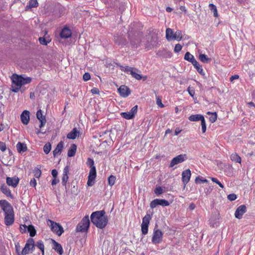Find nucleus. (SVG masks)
Wrapping results in <instances>:
<instances>
[{
    "label": "nucleus",
    "mask_w": 255,
    "mask_h": 255,
    "mask_svg": "<svg viewBox=\"0 0 255 255\" xmlns=\"http://www.w3.org/2000/svg\"><path fill=\"white\" fill-rule=\"evenodd\" d=\"M182 48V46L180 44H177L175 46L174 51L175 53H178L181 50Z\"/></svg>",
    "instance_id": "nucleus-47"
},
{
    "label": "nucleus",
    "mask_w": 255,
    "mask_h": 255,
    "mask_svg": "<svg viewBox=\"0 0 255 255\" xmlns=\"http://www.w3.org/2000/svg\"><path fill=\"white\" fill-rule=\"evenodd\" d=\"M38 3L37 0H30L29 1V4L26 6V9L36 7L38 6Z\"/></svg>",
    "instance_id": "nucleus-34"
},
{
    "label": "nucleus",
    "mask_w": 255,
    "mask_h": 255,
    "mask_svg": "<svg viewBox=\"0 0 255 255\" xmlns=\"http://www.w3.org/2000/svg\"><path fill=\"white\" fill-rule=\"evenodd\" d=\"M31 78L30 77H23L22 76V85H25L30 83Z\"/></svg>",
    "instance_id": "nucleus-44"
},
{
    "label": "nucleus",
    "mask_w": 255,
    "mask_h": 255,
    "mask_svg": "<svg viewBox=\"0 0 255 255\" xmlns=\"http://www.w3.org/2000/svg\"><path fill=\"white\" fill-rule=\"evenodd\" d=\"M35 248V244L34 240L29 238L27 240L24 248L21 252L22 255H26L29 253H32Z\"/></svg>",
    "instance_id": "nucleus-5"
},
{
    "label": "nucleus",
    "mask_w": 255,
    "mask_h": 255,
    "mask_svg": "<svg viewBox=\"0 0 255 255\" xmlns=\"http://www.w3.org/2000/svg\"><path fill=\"white\" fill-rule=\"evenodd\" d=\"M203 118H204V116L200 114H196V115H192L189 117L188 120L191 122H197L199 121H202Z\"/></svg>",
    "instance_id": "nucleus-24"
},
{
    "label": "nucleus",
    "mask_w": 255,
    "mask_h": 255,
    "mask_svg": "<svg viewBox=\"0 0 255 255\" xmlns=\"http://www.w3.org/2000/svg\"><path fill=\"white\" fill-rule=\"evenodd\" d=\"M199 59L202 62L204 63H208L210 61V59L204 54H199Z\"/></svg>",
    "instance_id": "nucleus-32"
},
{
    "label": "nucleus",
    "mask_w": 255,
    "mask_h": 255,
    "mask_svg": "<svg viewBox=\"0 0 255 255\" xmlns=\"http://www.w3.org/2000/svg\"><path fill=\"white\" fill-rule=\"evenodd\" d=\"M196 64H195V63L192 64V65L194 66L195 68L197 70V71L200 74H202V75L204 74L202 66L200 65L197 61H196Z\"/></svg>",
    "instance_id": "nucleus-37"
},
{
    "label": "nucleus",
    "mask_w": 255,
    "mask_h": 255,
    "mask_svg": "<svg viewBox=\"0 0 255 255\" xmlns=\"http://www.w3.org/2000/svg\"><path fill=\"white\" fill-rule=\"evenodd\" d=\"M58 182L59 180L57 179L56 178H54L52 181L51 184L52 185H56Z\"/></svg>",
    "instance_id": "nucleus-62"
},
{
    "label": "nucleus",
    "mask_w": 255,
    "mask_h": 255,
    "mask_svg": "<svg viewBox=\"0 0 255 255\" xmlns=\"http://www.w3.org/2000/svg\"><path fill=\"white\" fill-rule=\"evenodd\" d=\"M16 148L18 152H23L27 150V148L26 144L24 143L18 142L16 144Z\"/></svg>",
    "instance_id": "nucleus-28"
},
{
    "label": "nucleus",
    "mask_w": 255,
    "mask_h": 255,
    "mask_svg": "<svg viewBox=\"0 0 255 255\" xmlns=\"http://www.w3.org/2000/svg\"><path fill=\"white\" fill-rule=\"evenodd\" d=\"M63 148V142L60 141L57 145L55 149L53 150V153L54 157L57 156L61 153V151Z\"/></svg>",
    "instance_id": "nucleus-20"
},
{
    "label": "nucleus",
    "mask_w": 255,
    "mask_h": 255,
    "mask_svg": "<svg viewBox=\"0 0 255 255\" xmlns=\"http://www.w3.org/2000/svg\"><path fill=\"white\" fill-rule=\"evenodd\" d=\"M158 205H160L162 207L168 206L169 205V203L165 199H155L150 203V207L152 209L155 208Z\"/></svg>",
    "instance_id": "nucleus-10"
},
{
    "label": "nucleus",
    "mask_w": 255,
    "mask_h": 255,
    "mask_svg": "<svg viewBox=\"0 0 255 255\" xmlns=\"http://www.w3.org/2000/svg\"><path fill=\"white\" fill-rule=\"evenodd\" d=\"M209 7L210 9L213 12L214 16L216 17H218V13L216 6L213 3H210L209 5Z\"/></svg>",
    "instance_id": "nucleus-35"
},
{
    "label": "nucleus",
    "mask_w": 255,
    "mask_h": 255,
    "mask_svg": "<svg viewBox=\"0 0 255 255\" xmlns=\"http://www.w3.org/2000/svg\"><path fill=\"white\" fill-rule=\"evenodd\" d=\"M91 92L93 94H99V90L97 88H94L91 89Z\"/></svg>",
    "instance_id": "nucleus-59"
},
{
    "label": "nucleus",
    "mask_w": 255,
    "mask_h": 255,
    "mask_svg": "<svg viewBox=\"0 0 255 255\" xmlns=\"http://www.w3.org/2000/svg\"><path fill=\"white\" fill-rule=\"evenodd\" d=\"M51 149V144L49 142L46 143L43 146V151L46 154L49 153Z\"/></svg>",
    "instance_id": "nucleus-39"
},
{
    "label": "nucleus",
    "mask_w": 255,
    "mask_h": 255,
    "mask_svg": "<svg viewBox=\"0 0 255 255\" xmlns=\"http://www.w3.org/2000/svg\"><path fill=\"white\" fill-rule=\"evenodd\" d=\"M28 226L25 225H21L20 226V231L22 233H24L26 232V230H27Z\"/></svg>",
    "instance_id": "nucleus-52"
},
{
    "label": "nucleus",
    "mask_w": 255,
    "mask_h": 255,
    "mask_svg": "<svg viewBox=\"0 0 255 255\" xmlns=\"http://www.w3.org/2000/svg\"><path fill=\"white\" fill-rule=\"evenodd\" d=\"M118 92L121 96L124 98L127 97L130 94L129 89L125 85H122L118 89Z\"/></svg>",
    "instance_id": "nucleus-15"
},
{
    "label": "nucleus",
    "mask_w": 255,
    "mask_h": 255,
    "mask_svg": "<svg viewBox=\"0 0 255 255\" xmlns=\"http://www.w3.org/2000/svg\"><path fill=\"white\" fill-rule=\"evenodd\" d=\"M195 205L194 203H192L190 204L189 208L190 210H194L195 209Z\"/></svg>",
    "instance_id": "nucleus-63"
},
{
    "label": "nucleus",
    "mask_w": 255,
    "mask_h": 255,
    "mask_svg": "<svg viewBox=\"0 0 255 255\" xmlns=\"http://www.w3.org/2000/svg\"><path fill=\"white\" fill-rule=\"evenodd\" d=\"M195 181L196 183H200V182L207 183L208 182V181L207 179H201V178H200L199 177H197L195 180Z\"/></svg>",
    "instance_id": "nucleus-49"
},
{
    "label": "nucleus",
    "mask_w": 255,
    "mask_h": 255,
    "mask_svg": "<svg viewBox=\"0 0 255 255\" xmlns=\"http://www.w3.org/2000/svg\"><path fill=\"white\" fill-rule=\"evenodd\" d=\"M114 40L119 45H123L126 43V40L123 36L118 35L115 36Z\"/></svg>",
    "instance_id": "nucleus-22"
},
{
    "label": "nucleus",
    "mask_w": 255,
    "mask_h": 255,
    "mask_svg": "<svg viewBox=\"0 0 255 255\" xmlns=\"http://www.w3.org/2000/svg\"><path fill=\"white\" fill-rule=\"evenodd\" d=\"M0 206L4 212V224L7 226L12 225L14 221L13 209L10 204L5 200H0Z\"/></svg>",
    "instance_id": "nucleus-1"
},
{
    "label": "nucleus",
    "mask_w": 255,
    "mask_h": 255,
    "mask_svg": "<svg viewBox=\"0 0 255 255\" xmlns=\"http://www.w3.org/2000/svg\"><path fill=\"white\" fill-rule=\"evenodd\" d=\"M37 184L35 178L32 179L30 181V185L32 187H35Z\"/></svg>",
    "instance_id": "nucleus-56"
},
{
    "label": "nucleus",
    "mask_w": 255,
    "mask_h": 255,
    "mask_svg": "<svg viewBox=\"0 0 255 255\" xmlns=\"http://www.w3.org/2000/svg\"><path fill=\"white\" fill-rule=\"evenodd\" d=\"M46 223L47 225L50 227L51 230L56 233L58 236H61L63 233V228L59 224L54 222L50 219L47 220Z\"/></svg>",
    "instance_id": "nucleus-3"
},
{
    "label": "nucleus",
    "mask_w": 255,
    "mask_h": 255,
    "mask_svg": "<svg viewBox=\"0 0 255 255\" xmlns=\"http://www.w3.org/2000/svg\"><path fill=\"white\" fill-rule=\"evenodd\" d=\"M69 167H68V166H67L64 168L63 176H62V184L64 186H66V183L68 181V180L69 178L68 174L69 173Z\"/></svg>",
    "instance_id": "nucleus-19"
},
{
    "label": "nucleus",
    "mask_w": 255,
    "mask_h": 255,
    "mask_svg": "<svg viewBox=\"0 0 255 255\" xmlns=\"http://www.w3.org/2000/svg\"><path fill=\"white\" fill-rule=\"evenodd\" d=\"M230 158L234 162L240 163L241 162V158L237 153L232 154Z\"/></svg>",
    "instance_id": "nucleus-31"
},
{
    "label": "nucleus",
    "mask_w": 255,
    "mask_h": 255,
    "mask_svg": "<svg viewBox=\"0 0 255 255\" xmlns=\"http://www.w3.org/2000/svg\"><path fill=\"white\" fill-rule=\"evenodd\" d=\"M186 154L178 155V156L174 157L172 159L169 166L170 167H173L175 165L183 162V161H184L186 160Z\"/></svg>",
    "instance_id": "nucleus-12"
},
{
    "label": "nucleus",
    "mask_w": 255,
    "mask_h": 255,
    "mask_svg": "<svg viewBox=\"0 0 255 255\" xmlns=\"http://www.w3.org/2000/svg\"><path fill=\"white\" fill-rule=\"evenodd\" d=\"M79 132L78 131L76 128H74L72 130L68 133L67 137L69 139H74L79 136Z\"/></svg>",
    "instance_id": "nucleus-26"
},
{
    "label": "nucleus",
    "mask_w": 255,
    "mask_h": 255,
    "mask_svg": "<svg viewBox=\"0 0 255 255\" xmlns=\"http://www.w3.org/2000/svg\"><path fill=\"white\" fill-rule=\"evenodd\" d=\"M135 71V70H133L132 71H131L130 75L132 76V77L136 80H139L141 79L142 76L140 74L137 73Z\"/></svg>",
    "instance_id": "nucleus-41"
},
{
    "label": "nucleus",
    "mask_w": 255,
    "mask_h": 255,
    "mask_svg": "<svg viewBox=\"0 0 255 255\" xmlns=\"http://www.w3.org/2000/svg\"><path fill=\"white\" fill-rule=\"evenodd\" d=\"M12 83L15 85L16 88L13 89L12 91L14 92H17L22 86V76H18L16 74L12 75Z\"/></svg>",
    "instance_id": "nucleus-8"
},
{
    "label": "nucleus",
    "mask_w": 255,
    "mask_h": 255,
    "mask_svg": "<svg viewBox=\"0 0 255 255\" xmlns=\"http://www.w3.org/2000/svg\"><path fill=\"white\" fill-rule=\"evenodd\" d=\"M77 150V146L75 144L71 145L68 151L67 155L68 157L74 156L76 153Z\"/></svg>",
    "instance_id": "nucleus-29"
},
{
    "label": "nucleus",
    "mask_w": 255,
    "mask_h": 255,
    "mask_svg": "<svg viewBox=\"0 0 255 255\" xmlns=\"http://www.w3.org/2000/svg\"><path fill=\"white\" fill-rule=\"evenodd\" d=\"M90 226V220L88 215L85 216L76 227L77 232H84L87 231Z\"/></svg>",
    "instance_id": "nucleus-4"
},
{
    "label": "nucleus",
    "mask_w": 255,
    "mask_h": 255,
    "mask_svg": "<svg viewBox=\"0 0 255 255\" xmlns=\"http://www.w3.org/2000/svg\"><path fill=\"white\" fill-rule=\"evenodd\" d=\"M116 181V177L114 175H111L108 178V183L110 186H113Z\"/></svg>",
    "instance_id": "nucleus-43"
},
{
    "label": "nucleus",
    "mask_w": 255,
    "mask_h": 255,
    "mask_svg": "<svg viewBox=\"0 0 255 255\" xmlns=\"http://www.w3.org/2000/svg\"><path fill=\"white\" fill-rule=\"evenodd\" d=\"M27 231L29 233V235L31 237H34L36 235V230L32 225L28 226Z\"/></svg>",
    "instance_id": "nucleus-38"
},
{
    "label": "nucleus",
    "mask_w": 255,
    "mask_h": 255,
    "mask_svg": "<svg viewBox=\"0 0 255 255\" xmlns=\"http://www.w3.org/2000/svg\"><path fill=\"white\" fill-rule=\"evenodd\" d=\"M181 130L179 128H176L175 130V135H177L181 132Z\"/></svg>",
    "instance_id": "nucleus-64"
},
{
    "label": "nucleus",
    "mask_w": 255,
    "mask_h": 255,
    "mask_svg": "<svg viewBox=\"0 0 255 255\" xmlns=\"http://www.w3.org/2000/svg\"><path fill=\"white\" fill-rule=\"evenodd\" d=\"M191 176V173L190 169H188L184 170L182 173V181L184 185L186 186V184L189 182Z\"/></svg>",
    "instance_id": "nucleus-14"
},
{
    "label": "nucleus",
    "mask_w": 255,
    "mask_h": 255,
    "mask_svg": "<svg viewBox=\"0 0 255 255\" xmlns=\"http://www.w3.org/2000/svg\"><path fill=\"white\" fill-rule=\"evenodd\" d=\"M151 219V217L149 214H146L143 218L142 220V223L141 225V230L142 234L145 235L147 234L148 231V225L149 224L150 220Z\"/></svg>",
    "instance_id": "nucleus-7"
},
{
    "label": "nucleus",
    "mask_w": 255,
    "mask_h": 255,
    "mask_svg": "<svg viewBox=\"0 0 255 255\" xmlns=\"http://www.w3.org/2000/svg\"><path fill=\"white\" fill-rule=\"evenodd\" d=\"M182 38V32L180 30H177L174 33L173 36V39L176 40L178 41H180Z\"/></svg>",
    "instance_id": "nucleus-33"
},
{
    "label": "nucleus",
    "mask_w": 255,
    "mask_h": 255,
    "mask_svg": "<svg viewBox=\"0 0 255 255\" xmlns=\"http://www.w3.org/2000/svg\"><path fill=\"white\" fill-rule=\"evenodd\" d=\"M20 119L23 125H27L29 122V112L24 110L20 115Z\"/></svg>",
    "instance_id": "nucleus-16"
},
{
    "label": "nucleus",
    "mask_w": 255,
    "mask_h": 255,
    "mask_svg": "<svg viewBox=\"0 0 255 255\" xmlns=\"http://www.w3.org/2000/svg\"><path fill=\"white\" fill-rule=\"evenodd\" d=\"M239 78V76L238 75H234L230 77V80L231 82H233L234 80L238 79Z\"/></svg>",
    "instance_id": "nucleus-60"
},
{
    "label": "nucleus",
    "mask_w": 255,
    "mask_h": 255,
    "mask_svg": "<svg viewBox=\"0 0 255 255\" xmlns=\"http://www.w3.org/2000/svg\"><path fill=\"white\" fill-rule=\"evenodd\" d=\"M1 191L5 194H7L8 193V194L10 193V190L9 189H7L5 187H2Z\"/></svg>",
    "instance_id": "nucleus-57"
},
{
    "label": "nucleus",
    "mask_w": 255,
    "mask_h": 255,
    "mask_svg": "<svg viewBox=\"0 0 255 255\" xmlns=\"http://www.w3.org/2000/svg\"><path fill=\"white\" fill-rule=\"evenodd\" d=\"M19 182V179L17 177H7L6 183L9 186L15 187Z\"/></svg>",
    "instance_id": "nucleus-18"
},
{
    "label": "nucleus",
    "mask_w": 255,
    "mask_h": 255,
    "mask_svg": "<svg viewBox=\"0 0 255 255\" xmlns=\"http://www.w3.org/2000/svg\"><path fill=\"white\" fill-rule=\"evenodd\" d=\"M91 78V76L89 73H85L83 76V79L85 81L89 80Z\"/></svg>",
    "instance_id": "nucleus-53"
},
{
    "label": "nucleus",
    "mask_w": 255,
    "mask_h": 255,
    "mask_svg": "<svg viewBox=\"0 0 255 255\" xmlns=\"http://www.w3.org/2000/svg\"><path fill=\"white\" fill-rule=\"evenodd\" d=\"M71 36V30L65 27L61 30L60 33V36L62 38H68Z\"/></svg>",
    "instance_id": "nucleus-21"
},
{
    "label": "nucleus",
    "mask_w": 255,
    "mask_h": 255,
    "mask_svg": "<svg viewBox=\"0 0 255 255\" xmlns=\"http://www.w3.org/2000/svg\"><path fill=\"white\" fill-rule=\"evenodd\" d=\"M156 104L160 108H163L164 107V105L162 103L161 99L159 97L156 98Z\"/></svg>",
    "instance_id": "nucleus-50"
},
{
    "label": "nucleus",
    "mask_w": 255,
    "mask_h": 255,
    "mask_svg": "<svg viewBox=\"0 0 255 255\" xmlns=\"http://www.w3.org/2000/svg\"><path fill=\"white\" fill-rule=\"evenodd\" d=\"M237 198V195L234 193L230 194L228 196V199L231 201L235 200Z\"/></svg>",
    "instance_id": "nucleus-48"
},
{
    "label": "nucleus",
    "mask_w": 255,
    "mask_h": 255,
    "mask_svg": "<svg viewBox=\"0 0 255 255\" xmlns=\"http://www.w3.org/2000/svg\"><path fill=\"white\" fill-rule=\"evenodd\" d=\"M87 164L91 168H92L93 166H94V161L93 159H92L88 158Z\"/></svg>",
    "instance_id": "nucleus-54"
},
{
    "label": "nucleus",
    "mask_w": 255,
    "mask_h": 255,
    "mask_svg": "<svg viewBox=\"0 0 255 255\" xmlns=\"http://www.w3.org/2000/svg\"><path fill=\"white\" fill-rule=\"evenodd\" d=\"M174 32L172 29L168 28L166 30V38L168 41L173 40Z\"/></svg>",
    "instance_id": "nucleus-30"
},
{
    "label": "nucleus",
    "mask_w": 255,
    "mask_h": 255,
    "mask_svg": "<svg viewBox=\"0 0 255 255\" xmlns=\"http://www.w3.org/2000/svg\"><path fill=\"white\" fill-rule=\"evenodd\" d=\"M36 117L40 122L39 128H42L46 123V119L44 116L42 115V112L41 110L37 111L36 113Z\"/></svg>",
    "instance_id": "nucleus-17"
},
{
    "label": "nucleus",
    "mask_w": 255,
    "mask_h": 255,
    "mask_svg": "<svg viewBox=\"0 0 255 255\" xmlns=\"http://www.w3.org/2000/svg\"><path fill=\"white\" fill-rule=\"evenodd\" d=\"M154 193L157 195H161L163 193V189L161 187H158L155 188Z\"/></svg>",
    "instance_id": "nucleus-46"
},
{
    "label": "nucleus",
    "mask_w": 255,
    "mask_h": 255,
    "mask_svg": "<svg viewBox=\"0 0 255 255\" xmlns=\"http://www.w3.org/2000/svg\"><path fill=\"white\" fill-rule=\"evenodd\" d=\"M0 149L2 151H4L6 150V145L3 142H0Z\"/></svg>",
    "instance_id": "nucleus-55"
},
{
    "label": "nucleus",
    "mask_w": 255,
    "mask_h": 255,
    "mask_svg": "<svg viewBox=\"0 0 255 255\" xmlns=\"http://www.w3.org/2000/svg\"><path fill=\"white\" fill-rule=\"evenodd\" d=\"M92 223L99 229L104 228L108 224V218L103 210L96 211L91 215Z\"/></svg>",
    "instance_id": "nucleus-2"
},
{
    "label": "nucleus",
    "mask_w": 255,
    "mask_h": 255,
    "mask_svg": "<svg viewBox=\"0 0 255 255\" xmlns=\"http://www.w3.org/2000/svg\"><path fill=\"white\" fill-rule=\"evenodd\" d=\"M96 167L93 166L91 168L87 181V185L89 186H92L94 185L95 178L96 177Z\"/></svg>",
    "instance_id": "nucleus-11"
},
{
    "label": "nucleus",
    "mask_w": 255,
    "mask_h": 255,
    "mask_svg": "<svg viewBox=\"0 0 255 255\" xmlns=\"http://www.w3.org/2000/svg\"><path fill=\"white\" fill-rule=\"evenodd\" d=\"M57 171L56 169H53L51 171V174L54 178H56L57 176Z\"/></svg>",
    "instance_id": "nucleus-61"
},
{
    "label": "nucleus",
    "mask_w": 255,
    "mask_h": 255,
    "mask_svg": "<svg viewBox=\"0 0 255 255\" xmlns=\"http://www.w3.org/2000/svg\"><path fill=\"white\" fill-rule=\"evenodd\" d=\"M163 234L159 229L154 228L153 230L152 242L153 244L156 245L160 243L162 241Z\"/></svg>",
    "instance_id": "nucleus-6"
},
{
    "label": "nucleus",
    "mask_w": 255,
    "mask_h": 255,
    "mask_svg": "<svg viewBox=\"0 0 255 255\" xmlns=\"http://www.w3.org/2000/svg\"><path fill=\"white\" fill-rule=\"evenodd\" d=\"M53 249L55 250L59 255H62L63 253V251L62 246L61 245L54 240H53Z\"/></svg>",
    "instance_id": "nucleus-27"
},
{
    "label": "nucleus",
    "mask_w": 255,
    "mask_h": 255,
    "mask_svg": "<svg viewBox=\"0 0 255 255\" xmlns=\"http://www.w3.org/2000/svg\"><path fill=\"white\" fill-rule=\"evenodd\" d=\"M34 176L36 178H39L41 175L40 169L37 167H35L33 170Z\"/></svg>",
    "instance_id": "nucleus-40"
},
{
    "label": "nucleus",
    "mask_w": 255,
    "mask_h": 255,
    "mask_svg": "<svg viewBox=\"0 0 255 255\" xmlns=\"http://www.w3.org/2000/svg\"><path fill=\"white\" fill-rule=\"evenodd\" d=\"M201 128L203 133H205L206 131V124L205 118L201 121Z\"/></svg>",
    "instance_id": "nucleus-45"
},
{
    "label": "nucleus",
    "mask_w": 255,
    "mask_h": 255,
    "mask_svg": "<svg viewBox=\"0 0 255 255\" xmlns=\"http://www.w3.org/2000/svg\"><path fill=\"white\" fill-rule=\"evenodd\" d=\"M184 58L185 60L188 61L192 64H196V61L197 60L194 58V56L189 52H187L185 53Z\"/></svg>",
    "instance_id": "nucleus-23"
},
{
    "label": "nucleus",
    "mask_w": 255,
    "mask_h": 255,
    "mask_svg": "<svg viewBox=\"0 0 255 255\" xmlns=\"http://www.w3.org/2000/svg\"><path fill=\"white\" fill-rule=\"evenodd\" d=\"M39 41L41 44L46 45L48 43V42L45 40L44 37H40L39 38Z\"/></svg>",
    "instance_id": "nucleus-51"
},
{
    "label": "nucleus",
    "mask_w": 255,
    "mask_h": 255,
    "mask_svg": "<svg viewBox=\"0 0 255 255\" xmlns=\"http://www.w3.org/2000/svg\"><path fill=\"white\" fill-rule=\"evenodd\" d=\"M137 106H134L129 112H123L121 113V116L127 119V120H130L133 119L135 115L137 113Z\"/></svg>",
    "instance_id": "nucleus-9"
},
{
    "label": "nucleus",
    "mask_w": 255,
    "mask_h": 255,
    "mask_svg": "<svg viewBox=\"0 0 255 255\" xmlns=\"http://www.w3.org/2000/svg\"><path fill=\"white\" fill-rule=\"evenodd\" d=\"M208 114H211V116L210 117V121L211 123H214L216 120H217V114L216 113H210V112H208L207 113Z\"/></svg>",
    "instance_id": "nucleus-42"
},
{
    "label": "nucleus",
    "mask_w": 255,
    "mask_h": 255,
    "mask_svg": "<svg viewBox=\"0 0 255 255\" xmlns=\"http://www.w3.org/2000/svg\"><path fill=\"white\" fill-rule=\"evenodd\" d=\"M188 92L189 94V95L191 97H193L194 95L195 94V91L193 89H191L190 87H188Z\"/></svg>",
    "instance_id": "nucleus-58"
},
{
    "label": "nucleus",
    "mask_w": 255,
    "mask_h": 255,
    "mask_svg": "<svg viewBox=\"0 0 255 255\" xmlns=\"http://www.w3.org/2000/svg\"><path fill=\"white\" fill-rule=\"evenodd\" d=\"M35 246H36L38 249L40 250L42 252V255H44V245L42 241H38L36 244L35 245Z\"/></svg>",
    "instance_id": "nucleus-36"
},
{
    "label": "nucleus",
    "mask_w": 255,
    "mask_h": 255,
    "mask_svg": "<svg viewBox=\"0 0 255 255\" xmlns=\"http://www.w3.org/2000/svg\"><path fill=\"white\" fill-rule=\"evenodd\" d=\"M247 208L245 205H242L238 207L235 213V216L236 218L240 219L243 215L246 212Z\"/></svg>",
    "instance_id": "nucleus-13"
},
{
    "label": "nucleus",
    "mask_w": 255,
    "mask_h": 255,
    "mask_svg": "<svg viewBox=\"0 0 255 255\" xmlns=\"http://www.w3.org/2000/svg\"><path fill=\"white\" fill-rule=\"evenodd\" d=\"M121 71L126 72L128 74H131V71H132L133 70H135L136 71H138L137 69H135L133 67H129L128 66H123L122 65H118Z\"/></svg>",
    "instance_id": "nucleus-25"
}]
</instances>
